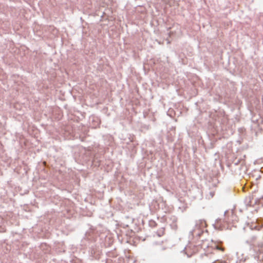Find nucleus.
I'll use <instances>...</instances> for the list:
<instances>
[{"mask_svg": "<svg viewBox=\"0 0 263 263\" xmlns=\"http://www.w3.org/2000/svg\"><path fill=\"white\" fill-rule=\"evenodd\" d=\"M185 251L188 255L191 256L198 252L199 247L191 243L186 247Z\"/></svg>", "mask_w": 263, "mask_h": 263, "instance_id": "nucleus-1", "label": "nucleus"}, {"mask_svg": "<svg viewBox=\"0 0 263 263\" xmlns=\"http://www.w3.org/2000/svg\"><path fill=\"white\" fill-rule=\"evenodd\" d=\"M222 242L221 241L219 242H214L212 246V247L214 249H216L223 252L225 251V248L222 246Z\"/></svg>", "mask_w": 263, "mask_h": 263, "instance_id": "nucleus-2", "label": "nucleus"}]
</instances>
